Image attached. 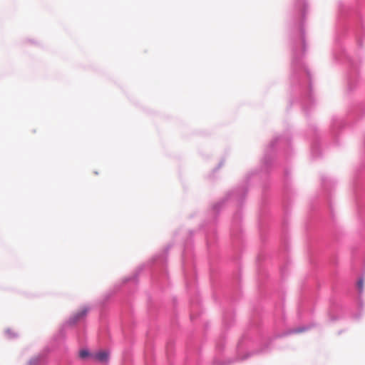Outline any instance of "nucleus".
Returning <instances> with one entry per match:
<instances>
[{
	"label": "nucleus",
	"mask_w": 365,
	"mask_h": 365,
	"mask_svg": "<svg viewBox=\"0 0 365 365\" xmlns=\"http://www.w3.org/2000/svg\"><path fill=\"white\" fill-rule=\"evenodd\" d=\"M89 355V352L87 350H81L79 352V356L81 358L84 359Z\"/></svg>",
	"instance_id": "nucleus-3"
},
{
	"label": "nucleus",
	"mask_w": 365,
	"mask_h": 365,
	"mask_svg": "<svg viewBox=\"0 0 365 365\" xmlns=\"http://www.w3.org/2000/svg\"><path fill=\"white\" fill-rule=\"evenodd\" d=\"M358 287L360 289H362V288H363V281L362 280H359L358 282Z\"/></svg>",
	"instance_id": "nucleus-4"
},
{
	"label": "nucleus",
	"mask_w": 365,
	"mask_h": 365,
	"mask_svg": "<svg viewBox=\"0 0 365 365\" xmlns=\"http://www.w3.org/2000/svg\"><path fill=\"white\" fill-rule=\"evenodd\" d=\"M94 358L99 361H106L108 359V353L106 351H101L96 353Z\"/></svg>",
	"instance_id": "nucleus-2"
},
{
	"label": "nucleus",
	"mask_w": 365,
	"mask_h": 365,
	"mask_svg": "<svg viewBox=\"0 0 365 365\" xmlns=\"http://www.w3.org/2000/svg\"><path fill=\"white\" fill-rule=\"evenodd\" d=\"M88 312V309L85 307L80 309L78 312H77L72 318L73 323H76L80 319L83 318L86 315Z\"/></svg>",
	"instance_id": "nucleus-1"
}]
</instances>
